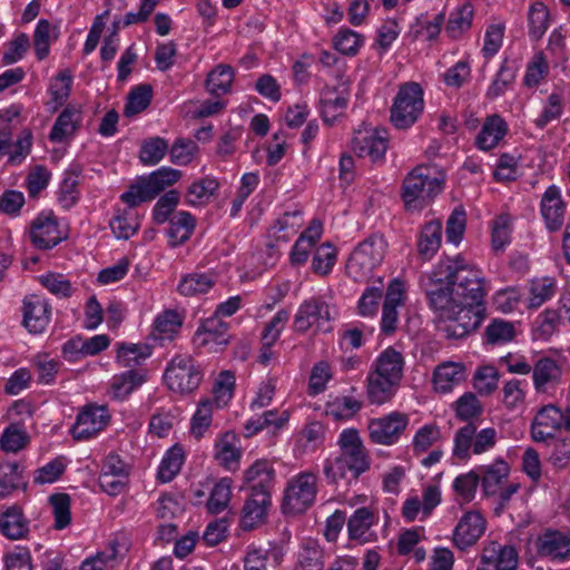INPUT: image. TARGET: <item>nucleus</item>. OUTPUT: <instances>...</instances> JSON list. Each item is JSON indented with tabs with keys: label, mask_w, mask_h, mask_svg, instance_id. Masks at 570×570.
<instances>
[{
	"label": "nucleus",
	"mask_w": 570,
	"mask_h": 570,
	"mask_svg": "<svg viewBox=\"0 0 570 570\" xmlns=\"http://www.w3.org/2000/svg\"><path fill=\"white\" fill-rule=\"evenodd\" d=\"M483 303L458 302L439 316L438 332L448 340H459L474 332L484 320Z\"/></svg>",
	"instance_id": "obj_2"
},
{
	"label": "nucleus",
	"mask_w": 570,
	"mask_h": 570,
	"mask_svg": "<svg viewBox=\"0 0 570 570\" xmlns=\"http://www.w3.org/2000/svg\"><path fill=\"white\" fill-rule=\"evenodd\" d=\"M214 407H216V404L210 399H205L199 402L190 423V433L196 439L203 438L210 426Z\"/></svg>",
	"instance_id": "obj_49"
},
{
	"label": "nucleus",
	"mask_w": 570,
	"mask_h": 570,
	"mask_svg": "<svg viewBox=\"0 0 570 570\" xmlns=\"http://www.w3.org/2000/svg\"><path fill=\"white\" fill-rule=\"evenodd\" d=\"M164 377L171 391L185 394L199 386L203 373L190 356L177 355L167 365Z\"/></svg>",
	"instance_id": "obj_9"
},
{
	"label": "nucleus",
	"mask_w": 570,
	"mask_h": 570,
	"mask_svg": "<svg viewBox=\"0 0 570 570\" xmlns=\"http://www.w3.org/2000/svg\"><path fill=\"white\" fill-rule=\"evenodd\" d=\"M51 316V306L38 296H29L23 299V320L22 324L31 334L42 333Z\"/></svg>",
	"instance_id": "obj_20"
},
{
	"label": "nucleus",
	"mask_w": 570,
	"mask_h": 570,
	"mask_svg": "<svg viewBox=\"0 0 570 570\" xmlns=\"http://www.w3.org/2000/svg\"><path fill=\"white\" fill-rule=\"evenodd\" d=\"M363 43V37L351 29H342L334 38L337 51L346 56H355Z\"/></svg>",
	"instance_id": "obj_64"
},
{
	"label": "nucleus",
	"mask_w": 570,
	"mask_h": 570,
	"mask_svg": "<svg viewBox=\"0 0 570 570\" xmlns=\"http://www.w3.org/2000/svg\"><path fill=\"white\" fill-rule=\"evenodd\" d=\"M540 213L550 232L561 228L566 215V203L562 199L560 188L556 185L549 186L543 193Z\"/></svg>",
	"instance_id": "obj_19"
},
{
	"label": "nucleus",
	"mask_w": 570,
	"mask_h": 570,
	"mask_svg": "<svg viewBox=\"0 0 570 570\" xmlns=\"http://www.w3.org/2000/svg\"><path fill=\"white\" fill-rule=\"evenodd\" d=\"M483 409L478 397L471 393H464L455 403L458 419L468 423L481 415Z\"/></svg>",
	"instance_id": "obj_63"
},
{
	"label": "nucleus",
	"mask_w": 570,
	"mask_h": 570,
	"mask_svg": "<svg viewBox=\"0 0 570 570\" xmlns=\"http://www.w3.org/2000/svg\"><path fill=\"white\" fill-rule=\"evenodd\" d=\"M196 227V218L188 212H178L169 219L167 232L169 245L177 247L186 243Z\"/></svg>",
	"instance_id": "obj_33"
},
{
	"label": "nucleus",
	"mask_w": 570,
	"mask_h": 570,
	"mask_svg": "<svg viewBox=\"0 0 570 570\" xmlns=\"http://www.w3.org/2000/svg\"><path fill=\"white\" fill-rule=\"evenodd\" d=\"M387 136L384 129L364 128L354 132L351 148L361 158L368 157L374 164L383 163L387 150Z\"/></svg>",
	"instance_id": "obj_11"
},
{
	"label": "nucleus",
	"mask_w": 570,
	"mask_h": 570,
	"mask_svg": "<svg viewBox=\"0 0 570 570\" xmlns=\"http://www.w3.org/2000/svg\"><path fill=\"white\" fill-rule=\"evenodd\" d=\"M324 475L328 483L336 484L345 481L346 484L356 482L362 474H356L351 464L340 456L333 460H326L323 468Z\"/></svg>",
	"instance_id": "obj_41"
},
{
	"label": "nucleus",
	"mask_w": 570,
	"mask_h": 570,
	"mask_svg": "<svg viewBox=\"0 0 570 570\" xmlns=\"http://www.w3.org/2000/svg\"><path fill=\"white\" fill-rule=\"evenodd\" d=\"M385 247L386 244L382 237L372 236L362 242L354 252L376 267L384 258Z\"/></svg>",
	"instance_id": "obj_53"
},
{
	"label": "nucleus",
	"mask_w": 570,
	"mask_h": 570,
	"mask_svg": "<svg viewBox=\"0 0 570 570\" xmlns=\"http://www.w3.org/2000/svg\"><path fill=\"white\" fill-rule=\"evenodd\" d=\"M485 531V520L479 513L470 511L459 520L454 532L453 543L460 550L474 546Z\"/></svg>",
	"instance_id": "obj_18"
},
{
	"label": "nucleus",
	"mask_w": 570,
	"mask_h": 570,
	"mask_svg": "<svg viewBox=\"0 0 570 570\" xmlns=\"http://www.w3.org/2000/svg\"><path fill=\"white\" fill-rule=\"evenodd\" d=\"M409 425V416L401 412L370 420L367 430L370 440L375 444L392 445L399 441Z\"/></svg>",
	"instance_id": "obj_10"
},
{
	"label": "nucleus",
	"mask_w": 570,
	"mask_h": 570,
	"mask_svg": "<svg viewBox=\"0 0 570 570\" xmlns=\"http://www.w3.org/2000/svg\"><path fill=\"white\" fill-rule=\"evenodd\" d=\"M234 79V70L226 65H219L207 75L206 89L210 95L220 96L228 92Z\"/></svg>",
	"instance_id": "obj_44"
},
{
	"label": "nucleus",
	"mask_w": 570,
	"mask_h": 570,
	"mask_svg": "<svg viewBox=\"0 0 570 570\" xmlns=\"http://www.w3.org/2000/svg\"><path fill=\"white\" fill-rule=\"evenodd\" d=\"M537 551L542 557L552 560L570 558V532L546 530L537 539Z\"/></svg>",
	"instance_id": "obj_21"
},
{
	"label": "nucleus",
	"mask_w": 570,
	"mask_h": 570,
	"mask_svg": "<svg viewBox=\"0 0 570 570\" xmlns=\"http://www.w3.org/2000/svg\"><path fill=\"white\" fill-rule=\"evenodd\" d=\"M466 379L463 363L443 362L433 372V384L436 392L448 393Z\"/></svg>",
	"instance_id": "obj_25"
},
{
	"label": "nucleus",
	"mask_w": 570,
	"mask_h": 570,
	"mask_svg": "<svg viewBox=\"0 0 570 570\" xmlns=\"http://www.w3.org/2000/svg\"><path fill=\"white\" fill-rule=\"evenodd\" d=\"M442 225L438 220L426 223L420 233L417 242L419 254L425 258H432L441 245Z\"/></svg>",
	"instance_id": "obj_36"
},
{
	"label": "nucleus",
	"mask_w": 570,
	"mask_h": 570,
	"mask_svg": "<svg viewBox=\"0 0 570 570\" xmlns=\"http://www.w3.org/2000/svg\"><path fill=\"white\" fill-rule=\"evenodd\" d=\"M334 317L332 308L322 297H311L299 305L294 316V328L305 333L321 321L330 322Z\"/></svg>",
	"instance_id": "obj_15"
},
{
	"label": "nucleus",
	"mask_w": 570,
	"mask_h": 570,
	"mask_svg": "<svg viewBox=\"0 0 570 570\" xmlns=\"http://www.w3.org/2000/svg\"><path fill=\"white\" fill-rule=\"evenodd\" d=\"M181 327V321L177 312L165 311L158 315L154 322L151 337L159 342L160 345L165 341H171Z\"/></svg>",
	"instance_id": "obj_35"
},
{
	"label": "nucleus",
	"mask_w": 570,
	"mask_h": 570,
	"mask_svg": "<svg viewBox=\"0 0 570 570\" xmlns=\"http://www.w3.org/2000/svg\"><path fill=\"white\" fill-rule=\"evenodd\" d=\"M476 471L480 474L483 493L491 497L499 493L509 475L510 468L503 460H495L492 464L479 466Z\"/></svg>",
	"instance_id": "obj_29"
},
{
	"label": "nucleus",
	"mask_w": 570,
	"mask_h": 570,
	"mask_svg": "<svg viewBox=\"0 0 570 570\" xmlns=\"http://www.w3.org/2000/svg\"><path fill=\"white\" fill-rule=\"evenodd\" d=\"M497 439L495 429L485 428L478 432L476 425L469 422L455 432L452 454L460 460H468L471 452L479 455L491 450L495 445Z\"/></svg>",
	"instance_id": "obj_8"
},
{
	"label": "nucleus",
	"mask_w": 570,
	"mask_h": 570,
	"mask_svg": "<svg viewBox=\"0 0 570 570\" xmlns=\"http://www.w3.org/2000/svg\"><path fill=\"white\" fill-rule=\"evenodd\" d=\"M218 181L214 178H203L198 181L193 183L186 194V203L191 206L202 204L205 199H208L218 189Z\"/></svg>",
	"instance_id": "obj_54"
},
{
	"label": "nucleus",
	"mask_w": 570,
	"mask_h": 570,
	"mask_svg": "<svg viewBox=\"0 0 570 570\" xmlns=\"http://www.w3.org/2000/svg\"><path fill=\"white\" fill-rule=\"evenodd\" d=\"M403 365V355L393 347H387L375 360L371 373L401 382Z\"/></svg>",
	"instance_id": "obj_31"
},
{
	"label": "nucleus",
	"mask_w": 570,
	"mask_h": 570,
	"mask_svg": "<svg viewBox=\"0 0 570 570\" xmlns=\"http://www.w3.org/2000/svg\"><path fill=\"white\" fill-rule=\"evenodd\" d=\"M181 177L178 169L161 167L147 177L140 178L136 184L130 185L120 199L129 207H136L141 203L153 200L167 187L176 184Z\"/></svg>",
	"instance_id": "obj_4"
},
{
	"label": "nucleus",
	"mask_w": 570,
	"mask_h": 570,
	"mask_svg": "<svg viewBox=\"0 0 570 570\" xmlns=\"http://www.w3.org/2000/svg\"><path fill=\"white\" fill-rule=\"evenodd\" d=\"M450 275L449 267L441 261L430 274L422 276L420 281L430 307L438 312L439 316L459 302L454 295Z\"/></svg>",
	"instance_id": "obj_6"
},
{
	"label": "nucleus",
	"mask_w": 570,
	"mask_h": 570,
	"mask_svg": "<svg viewBox=\"0 0 570 570\" xmlns=\"http://www.w3.org/2000/svg\"><path fill=\"white\" fill-rule=\"evenodd\" d=\"M72 86V76L69 70L60 71L50 82V100L47 102L48 109L56 111L68 99Z\"/></svg>",
	"instance_id": "obj_40"
},
{
	"label": "nucleus",
	"mask_w": 570,
	"mask_h": 570,
	"mask_svg": "<svg viewBox=\"0 0 570 570\" xmlns=\"http://www.w3.org/2000/svg\"><path fill=\"white\" fill-rule=\"evenodd\" d=\"M515 336V328L511 322L500 318L493 320L484 331L487 344L500 345L512 341Z\"/></svg>",
	"instance_id": "obj_47"
},
{
	"label": "nucleus",
	"mask_w": 570,
	"mask_h": 570,
	"mask_svg": "<svg viewBox=\"0 0 570 570\" xmlns=\"http://www.w3.org/2000/svg\"><path fill=\"white\" fill-rule=\"evenodd\" d=\"M269 505L271 497L268 494L250 493L242 510V528L244 530H252L262 523Z\"/></svg>",
	"instance_id": "obj_27"
},
{
	"label": "nucleus",
	"mask_w": 570,
	"mask_h": 570,
	"mask_svg": "<svg viewBox=\"0 0 570 570\" xmlns=\"http://www.w3.org/2000/svg\"><path fill=\"white\" fill-rule=\"evenodd\" d=\"M244 481L250 493H264L271 497L275 484V470L269 462L258 460L245 470Z\"/></svg>",
	"instance_id": "obj_23"
},
{
	"label": "nucleus",
	"mask_w": 570,
	"mask_h": 570,
	"mask_svg": "<svg viewBox=\"0 0 570 570\" xmlns=\"http://www.w3.org/2000/svg\"><path fill=\"white\" fill-rule=\"evenodd\" d=\"M325 552L320 542L312 538L302 540L297 553L294 570H323Z\"/></svg>",
	"instance_id": "obj_28"
},
{
	"label": "nucleus",
	"mask_w": 570,
	"mask_h": 570,
	"mask_svg": "<svg viewBox=\"0 0 570 570\" xmlns=\"http://www.w3.org/2000/svg\"><path fill=\"white\" fill-rule=\"evenodd\" d=\"M21 479L20 466L17 462L0 461V498H6L19 488Z\"/></svg>",
	"instance_id": "obj_51"
},
{
	"label": "nucleus",
	"mask_w": 570,
	"mask_h": 570,
	"mask_svg": "<svg viewBox=\"0 0 570 570\" xmlns=\"http://www.w3.org/2000/svg\"><path fill=\"white\" fill-rule=\"evenodd\" d=\"M337 444L341 450L338 456L351 464L356 474H363L370 470L371 456L356 429L343 430Z\"/></svg>",
	"instance_id": "obj_12"
},
{
	"label": "nucleus",
	"mask_w": 570,
	"mask_h": 570,
	"mask_svg": "<svg viewBox=\"0 0 570 570\" xmlns=\"http://www.w3.org/2000/svg\"><path fill=\"white\" fill-rule=\"evenodd\" d=\"M442 263L451 272L450 279L459 302L483 303L485 292L481 271L468 264L461 257L448 258Z\"/></svg>",
	"instance_id": "obj_3"
},
{
	"label": "nucleus",
	"mask_w": 570,
	"mask_h": 570,
	"mask_svg": "<svg viewBox=\"0 0 570 570\" xmlns=\"http://www.w3.org/2000/svg\"><path fill=\"white\" fill-rule=\"evenodd\" d=\"M180 199L177 190L171 189L161 196L156 203L153 210V219L156 224L166 223L174 213Z\"/></svg>",
	"instance_id": "obj_61"
},
{
	"label": "nucleus",
	"mask_w": 570,
	"mask_h": 570,
	"mask_svg": "<svg viewBox=\"0 0 570 570\" xmlns=\"http://www.w3.org/2000/svg\"><path fill=\"white\" fill-rule=\"evenodd\" d=\"M237 444L238 439L233 432L224 433L215 443V459L227 470L238 468L242 451Z\"/></svg>",
	"instance_id": "obj_32"
},
{
	"label": "nucleus",
	"mask_w": 570,
	"mask_h": 570,
	"mask_svg": "<svg viewBox=\"0 0 570 570\" xmlns=\"http://www.w3.org/2000/svg\"><path fill=\"white\" fill-rule=\"evenodd\" d=\"M151 98L153 88L150 85L137 86L128 95L124 110L125 116L131 117L140 114L150 105Z\"/></svg>",
	"instance_id": "obj_48"
},
{
	"label": "nucleus",
	"mask_w": 570,
	"mask_h": 570,
	"mask_svg": "<svg viewBox=\"0 0 570 570\" xmlns=\"http://www.w3.org/2000/svg\"><path fill=\"white\" fill-rule=\"evenodd\" d=\"M184 463V450L179 444L171 446L165 454L158 469V479L170 482L180 471Z\"/></svg>",
	"instance_id": "obj_43"
},
{
	"label": "nucleus",
	"mask_w": 570,
	"mask_h": 570,
	"mask_svg": "<svg viewBox=\"0 0 570 570\" xmlns=\"http://www.w3.org/2000/svg\"><path fill=\"white\" fill-rule=\"evenodd\" d=\"M316 494L317 475L301 472L287 482L282 510L285 514H301L314 504Z\"/></svg>",
	"instance_id": "obj_7"
},
{
	"label": "nucleus",
	"mask_w": 570,
	"mask_h": 570,
	"mask_svg": "<svg viewBox=\"0 0 570 570\" xmlns=\"http://www.w3.org/2000/svg\"><path fill=\"white\" fill-rule=\"evenodd\" d=\"M424 109L423 90L417 82L400 86L391 107L390 119L397 129L413 126Z\"/></svg>",
	"instance_id": "obj_5"
},
{
	"label": "nucleus",
	"mask_w": 570,
	"mask_h": 570,
	"mask_svg": "<svg viewBox=\"0 0 570 570\" xmlns=\"http://www.w3.org/2000/svg\"><path fill=\"white\" fill-rule=\"evenodd\" d=\"M445 173L435 165H417L403 179L401 198L407 212H421L442 193Z\"/></svg>",
	"instance_id": "obj_1"
},
{
	"label": "nucleus",
	"mask_w": 570,
	"mask_h": 570,
	"mask_svg": "<svg viewBox=\"0 0 570 570\" xmlns=\"http://www.w3.org/2000/svg\"><path fill=\"white\" fill-rule=\"evenodd\" d=\"M151 355L148 344L120 343L117 348V361L124 367H134Z\"/></svg>",
	"instance_id": "obj_42"
},
{
	"label": "nucleus",
	"mask_w": 570,
	"mask_h": 570,
	"mask_svg": "<svg viewBox=\"0 0 570 570\" xmlns=\"http://www.w3.org/2000/svg\"><path fill=\"white\" fill-rule=\"evenodd\" d=\"M63 238L52 213H41L31 223L30 240L39 249H50L61 243Z\"/></svg>",
	"instance_id": "obj_16"
},
{
	"label": "nucleus",
	"mask_w": 570,
	"mask_h": 570,
	"mask_svg": "<svg viewBox=\"0 0 570 570\" xmlns=\"http://www.w3.org/2000/svg\"><path fill=\"white\" fill-rule=\"evenodd\" d=\"M362 409V402L353 396H338L327 403V413L336 420L353 417Z\"/></svg>",
	"instance_id": "obj_55"
},
{
	"label": "nucleus",
	"mask_w": 570,
	"mask_h": 570,
	"mask_svg": "<svg viewBox=\"0 0 570 570\" xmlns=\"http://www.w3.org/2000/svg\"><path fill=\"white\" fill-rule=\"evenodd\" d=\"M564 423L563 412L553 404L542 406L535 414L531 424V436L534 442L548 443L553 441L557 432Z\"/></svg>",
	"instance_id": "obj_14"
},
{
	"label": "nucleus",
	"mask_w": 570,
	"mask_h": 570,
	"mask_svg": "<svg viewBox=\"0 0 570 570\" xmlns=\"http://www.w3.org/2000/svg\"><path fill=\"white\" fill-rule=\"evenodd\" d=\"M55 517V529L62 530L71 522V499L67 493H55L48 499Z\"/></svg>",
	"instance_id": "obj_50"
},
{
	"label": "nucleus",
	"mask_w": 570,
	"mask_h": 570,
	"mask_svg": "<svg viewBox=\"0 0 570 570\" xmlns=\"http://www.w3.org/2000/svg\"><path fill=\"white\" fill-rule=\"evenodd\" d=\"M499 373L495 367L487 365L481 366L474 374L473 385L481 395H490L498 387Z\"/></svg>",
	"instance_id": "obj_59"
},
{
	"label": "nucleus",
	"mask_w": 570,
	"mask_h": 570,
	"mask_svg": "<svg viewBox=\"0 0 570 570\" xmlns=\"http://www.w3.org/2000/svg\"><path fill=\"white\" fill-rule=\"evenodd\" d=\"M28 433L18 425H10L4 431L0 439V448L4 452L16 453L22 450L29 443Z\"/></svg>",
	"instance_id": "obj_58"
},
{
	"label": "nucleus",
	"mask_w": 570,
	"mask_h": 570,
	"mask_svg": "<svg viewBox=\"0 0 570 570\" xmlns=\"http://www.w3.org/2000/svg\"><path fill=\"white\" fill-rule=\"evenodd\" d=\"M215 282L207 274L193 273L184 276L178 285V292L184 296H194L207 293Z\"/></svg>",
	"instance_id": "obj_46"
},
{
	"label": "nucleus",
	"mask_w": 570,
	"mask_h": 570,
	"mask_svg": "<svg viewBox=\"0 0 570 570\" xmlns=\"http://www.w3.org/2000/svg\"><path fill=\"white\" fill-rule=\"evenodd\" d=\"M234 386L235 376L232 372L223 371L219 373L213 389L214 399L212 400L216 404V407L225 405L230 400Z\"/></svg>",
	"instance_id": "obj_62"
},
{
	"label": "nucleus",
	"mask_w": 570,
	"mask_h": 570,
	"mask_svg": "<svg viewBox=\"0 0 570 570\" xmlns=\"http://www.w3.org/2000/svg\"><path fill=\"white\" fill-rule=\"evenodd\" d=\"M518 552L512 546L491 542L484 547L476 570H517Z\"/></svg>",
	"instance_id": "obj_17"
},
{
	"label": "nucleus",
	"mask_w": 570,
	"mask_h": 570,
	"mask_svg": "<svg viewBox=\"0 0 570 570\" xmlns=\"http://www.w3.org/2000/svg\"><path fill=\"white\" fill-rule=\"evenodd\" d=\"M109 420L110 415L105 406L87 405L78 413L71 434L75 440H88L102 431Z\"/></svg>",
	"instance_id": "obj_13"
},
{
	"label": "nucleus",
	"mask_w": 570,
	"mask_h": 570,
	"mask_svg": "<svg viewBox=\"0 0 570 570\" xmlns=\"http://www.w3.org/2000/svg\"><path fill=\"white\" fill-rule=\"evenodd\" d=\"M515 79V68L508 61H503L495 79L492 81L487 91V97L494 99L502 96Z\"/></svg>",
	"instance_id": "obj_57"
},
{
	"label": "nucleus",
	"mask_w": 570,
	"mask_h": 570,
	"mask_svg": "<svg viewBox=\"0 0 570 570\" xmlns=\"http://www.w3.org/2000/svg\"><path fill=\"white\" fill-rule=\"evenodd\" d=\"M375 515L367 507L358 508L347 521L348 535L353 540L362 539L374 524Z\"/></svg>",
	"instance_id": "obj_45"
},
{
	"label": "nucleus",
	"mask_w": 570,
	"mask_h": 570,
	"mask_svg": "<svg viewBox=\"0 0 570 570\" xmlns=\"http://www.w3.org/2000/svg\"><path fill=\"white\" fill-rule=\"evenodd\" d=\"M29 531V520L20 507L11 505L0 513V532L7 539H26Z\"/></svg>",
	"instance_id": "obj_24"
},
{
	"label": "nucleus",
	"mask_w": 570,
	"mask_h": 570,
	"mask_svg": "<svg viewBox=\"0 0 570 570\" xmlns=\"http://www.w3.org/2000/svg\"><path fill=\"white\" fill-rule=\"evenodd\" d=\"M232 488L233 481L230 478H222L214 484L206 502L209 513L218 514L228 508L232 499Z\"/></svg>",
	"instance_id": "obj_39"
},
{
	"label": "nucleus",
	"mask_w": 570,
	"mask_h": 570,
	"mask_svg": "<svg viewBox=\"0 0 570 570\" xmlns=\"http://www.w3.org/2000/svg\"><path fill=\"white\" fill-rule=\"evenodd\" d=\"M169 149L168 142L161 137H153L142 142L139 158L145 165L158 164Z\"/></svg>",
	"instance_id": "obj_52"
},
{
	"label": "nucleus",
	"mask_w": 570,
	"mask_h": 570,
	"mask_svg": "<svg viewBox=\"0 0 570 570\" xmlns=\"http://www.w3.org/2000/svg\"><path fill=\"white\" fill-rule=\"evenodd\" d=\"M82 121V112L80 107L67 106L56 119L49 139L53 142H61L66 138L72 136Z\"/></svg>",
	"instance_id": "obj_26"
},
{
	"label": "nucleus",
	"mask_w": 570,
	"mask_h": 570,
	"mask_svg": "<svg viewBox=\"0 0 570 570\" xmlns=\"http://www.w3.org/2000/svg\"><path fill=\"white\" fill-rule=\"evenodd\" d=\"M335 262L336 248L330 243H324L315 250L312 261V269L314 273L325 276L331 273Z\"/></svg>",
	"instance_id": "obj_56"
},
{
	"label": "nucleus",
	"mask_w": 570,
	"mask_h": 570,
	"mask_svg": "<svg viewBox=\"0 0 570 570\" xmlns=\"http://www.w3.org/2000/svg\"><path fill=\"white\" fill-rule=\"evenodd\" d=\"M145 379L137 371L130 368L124 373L115 375L110 381L109 393L112 399L122 401L132 393Z\"/></svg>",
	"instance_id": "obj_37"
},
{
	"label": "nucleus",
	"mask_w": 570,
	"mask_h": 570,
	"mask_svg": "<svg viewBox=\"0 0 570 570\" xmlns=\"http://www.w3.org/2000/svg\"><path fill=\"white\" fill-rule=\"evenodd\" d=\"M367 397L372 404L382 405L393 399L400 382L387 377L377 376L374 373L367 375Z\"/></svg>",
	"instance_id": "obj_34"
},
{
	"label": "nucleus",
	"mask_w": 570,
	"mask_h": 570,
	"mask_svg": "<svg viewBox=\"0 0 570 570\" xmlns=\"http://www.w3.org/2000/svg\"><path fill=\"white\" fill-rule=\"evenodd\" d=\"M507 131L508 125L505 120L498 114L490 115L485 118L475 138V144L482 150H490L499 144Z\"/></svg>",
	"instance_id": "obj_30"
},
{
	"label": "nucleus",
	"mask_w": 570,
	"mask_h": 570,
	"mask_svg": "<svg viewBox=\"0 0 570 570\" xmlns=\"http://www.w3.org/2000/svg\"><path fill=\"white\" fill-rule=\"evenodd\" d=\"M562 376L560 364L552 357H540L533 365L532 380L538 393H547L556 389Z\"/></svg>",
	"instance_id": "obj_22"
},
{
	"label": "nucleus",
	"mask_w": 570,
	"mask_h": 570,
	"mask_svg": "<svg viewBox=\"0 0 570 570\" xmlns=\"http://www.w3.org/2000/svg\"><path fill=\"white\" fill-rule=\"evenodd\" d=\"M474 16V9L471 3H464L450 13L445 33L451 39H459L466 32L471 26Z\"/></svg>",
	"instance_id": "obj_38"
},
{
	"label": "nucleus",
	"mask_w": 570,
	"mask_h": 570,
	"mask_svg": "<svg viewBox=\"0 0 570 570\" xmlns=\"http://www.w3.org/2000/svg\"><path fill=\"white\" fill-rule=\"evenodd\" d=\"M549 24V11L542 2L533 3L529 9V32L534 39L543 36Z\"/></svg>",
	"instance_id": "obj_60"
}]
</instances>
